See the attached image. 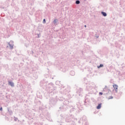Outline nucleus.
Masks as SVG:
<instances>
[{
    "label": "nucleus",
    "mask_w": 125,
    "mask_h": 125,
    "mask_svg": "<svg viewBox=\"0 0 125 125\" xmlns=\"http://www.w3.org/2000/svg\"><path fill=\"white\" fill-rule=\"evenodd\" d=\"M99 94H100V95H102L103 94V93H102V92H100V93H99Z\"/></svg>",
    "instance_id": "9d476101"
},
{
    "label": "nucleus",
    "mask_w": 125,
    "mask_h": 125,
    "mask_svg": "<svg viewBox=\"0 0 125 125\" xmlns=\"http://www.w3.org/2000/svg\"><path fill=\"white\" fill-rule=\"evenodd\" d=\"M113 87L114 89H115L116 90H118V85L117 84L113 85Z\"/></svg>",
    "instance_id": "f03ea898"
},
{
    "label": "nucleus",
    "mask_w": 125,
    "mask_h": 125,
    "mask_svg": "<svg viewBox=\"0 0 125 125\" xmlns=\"http://www.w3.org/2000/svg\"><path fill=\"white\" fill-rule=\"evenodd\" d=\"M56 22H57V20H55L54 21V23H56Z\"/></svg>",
    "instance_id": "0eeeda50"
},
{
    "label": "nucleus",
    "mask_w": 125,
    "mask_h": 125,
    "mask_svg": "<svg viewBox=\"0 0 125 125\" xmlns=\"http://www.w3.org/2000/svg\"><path fill=\"white\" fill-rule=\"evenodd\" d=\"M102 14H103V16L106 17L107 16V14L104 12H101Z\"/></svg>",
    "instance_id": "7ed1b4c3"
},
{
    "label": "nucleus",
    "mask_w": 125,
    "mask_h": 125,
    "mask_svg": "<svg viewBox=\"0 0 125 125\" xmlns=\"http://www.w3.org/2000/svg\"><path fill=\"white\" fill-rule=\"evenodd\" d=\"M85 28H86V25H84Z\"/></svg>",
    "instance_id": "f8f14e48"
},
{
    "label": "nucleus",
    "mask_w": 125,
    "mask_h": 125,
    "mask_svg": "<svg viewBox=\"0 0 125 125\" xmlns=\"http://www.w3.org/2000/svg\"><path fill=\"white\" fill-rule=\"evenodd\" d=\"M43 23H45V19H43Z\"/></svg>",
    "instance_id": "1a4fd4ad"
},
{
    "label": "nucleus",
    "mask_w": 125,
    "mask_h": 125,
    "mask_svg": "<svg viewBox=\"0 0 125 125\" xmlns=\"http://www.w3.org/2000/svg\"><path fill=\"white\" fill-rule=\"evenodd\" d=\"M108 99H113V97L111 96Z\"/></svg>",
    "instance_id": "6e6552de"
},
{
    "label": "nucleus",
    "mask_w": 125,
    "mask_h": 125,
    "mask_svg": "<svg viewBox=\"0 0 125 125\" xmlns=\"http://www.w3.org/2000/svg\"><path fill=\"white\" fill-rule=\"evenodd\" d=\"M76 4H80V1L79 0H77L76 1Z\"/></svg>",
    "instance_id": "423d86ee"
},
{
    "label": "nucleus",
    "mask_w": 125,
    "mask_h": 125,
    "mask_svg": "<svg viewBox=\"0 0 125 125\" xmlns=\"http://www.w3.org/2000/svg\"><path fill=\"white\" fill-rule=\"evenodd\" d=\"M100 108H101V104H99L97 107V109H100Z\"/></svg>",
    "instance_id": "20e7f679"
},
{
    "label": "nucleus",
    "mask_w": 125,
    "mask_h": 125,
    "mask_svg": "<svg viewBox=\"0 0 125 125\" xmlns=\"http://www.w3.org/2000/svg\"><path fill=\"white\" fill-rule=\"evenodd\" d=\"M8 84L9 85H11V86H14V83L10 81L8 82Z\"/></svg>",
    "instance_id": "f257e3e1"
},
{
    "label": "nucleus",
    "mask_w": 125,
    "mask_h": 125,
    "mask_svg": "<svg viewBox=\"0 0 125 125\" xmlns=\"http://www.w3.org/2000/svg\"><path fill=\"white\" fill-rule=\"evenodd\" d=\"M103 64H100V66H98V68L99 69V68H101V67H103Z\"/></svg>",
    "instance_id": "39448f33"
},
{
    "label": "nucleus",
    "mask_w": 125,
    "mask_h": 125,
    "mask_svg": "<svg viewBox=\"0 0 125 125\" xmlns=\"http://www.w3.org/2000/svg\"><path fill=\"white\" fill-rule=\"evenodd\" d=\"M0 111H2V107H0Z\"/></svg>",
    "instance_id": "9b49d317"
}]
</instances>
